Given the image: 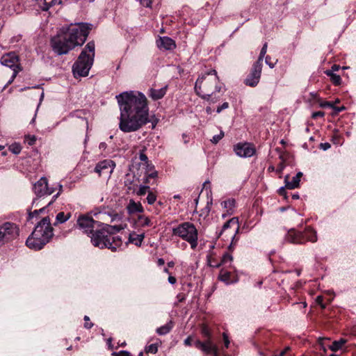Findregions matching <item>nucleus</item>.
Returning <instances> with one entry per match:
<instances>
[{"label":"nucleus","mask_w":356,"mask_h":356,"mask_svg":"<svg viewBox=\"0 0 356 356\" xmlns=\"http://www.w3.org/2000/svg\"><path fill=\"white\" fill-rule=\"evenodd\" d=\"M321 106H322V107L328 106V107H331L333 108L334 104H333V102H325L321 104Z\"/></svg>","instance_id":"nucleus-58"},{"label":"nucleus","mask_w":356,"mask_h":356,"mask_svg":"<svg viewBox=\"0 0 356 356\" xmlns=\"http://www.w3.org/2000/svg\"><path fill=\"white\" fill-rule=\"evenodd\" d=\"M286 240L297 244H302L307 241L314 243L317 241V234L315 230L308 227L303 232L289 231L286 235Z\"/></svg>","instance_id":"nucleus-8"},{"label":"nucleus","mask_w":356,"mask_h":356,"mask_svg":"<svg viewBox=\"0 0 356 356\" xmlns=\"http://www.w3.org/2000/svg\"><path fill=\"white\" fill-rule=\"evenodd\" d=\"M90 241L95 247L101 249L108 248L113 252H115L122 245L121 238L113 236L111 231L104 226L91 234Z\"/></svg>","instance_id":"nucleus-6"},{"label":"nucleus","mask_w":356,"mask_h":356,"mask_svg":"<svg viewBox=\"0 0 356 356\" xmlns=\"http://www.w3.org/2000/svg\"><path fill=\"white\" fill-rule=\"evenodd\" d=\"M89 320H90V318L88 316H84V321H86L84 323V327L86 329H90L93 326V323L88 322Z\"/></svg>","instance_id":"nucleus-49"},{"label":"nucleus","mask_w":356,"mask_h":356,"mask_svg":"<svg viewBox=\"0 0 356 356\" xmlns=\"http://www.w3.org/2000/svg\"><path fill=\"white\" fill-rule=\"evenodd\" d=\"M157 176H158V172L155 170H152V172H149V171L145 172V178L144 179V183L149 184V179H151V178L155 179L157 177Z\"/></svg>","instance_id":"nucleus-33"},{"label":"nucleus","mask_w":356,"mask_h":356,"mask_svg":"<svg viewBox=\"0 0 356 356\" xmlns=\"http://www.w3.org/2000/svg\"><path fill=\"white\" fill-rule=\"evenodd\" d=\"M320 147L323 150H327L330 148L331 145L329 143H321Z\"/></svg>","instance_id":"nucleus-56"},{"label":"nucleus","mask_w":356,"mask_h":356,"mask_svg":"<svg viewBox=\"0 0 356 356\" xmlns=\"http://www.w3.org/2000/svg\"><path fill=\"white\" fill-rule=\"evenodd\" d=\"M1 63L13 70V71L22 70V67L19 64V58L15 53L11 52L3 55L1 58Z\"/></svg>","instance_id":"nucleus-16"},{"label":"nucleus","mask_w":356,"mask_h":356,"mask_svg":"<svg viewBox=\"0 0 356 356\" xmlns=\"http://www.w3.org/2000/svg\"><path fill=\"white\" fill-rule=\"evenodd\" d=\"M45 209V207H42L38 210H35L33 211V212H30L29 214V219H31L33 218L34 216H36L37 215H38L40 212H42V211H44Z\"/></svg>","instance_id":"nucleus-46"},{"label":"nucleus","mask_w":356,"mask_h":356,"mask_svg":"<svg viewBox=\"0 0 356 356\" xmlns=\"http://www.w3.org/2000/svg\"><path fill=\"white\" fill-rule=\"evenodd\" d=\"M104 227H106L108 230L114 229L116 232H120V230L124 229V227L122 225L111 226V225H104Z\"/></svg>","instance_id":"nucleus-45"},{"label":"nucleus","mask_w":356,"mask_h":356,"mask_svg":"<svg viewBox=\"0 0 356 356\" xmlns=\"http://www.w3.org/2000/svg\"><path fill=\"white\" fill-rule=\"evenodd\" d=\"M265 61H266V63L270 67V68H273L274 66H275V63L272 62L271 61V58L269 56H267L266 58H265Z\"/></svg>","instance_id":"nucleus-50"},{"label":"nucleus","mask_w":356,"mask_h":356,"mask_svg":"<svg viewBox=\"0 0 356 356\" xmlns=\"http://www.w3.org/2000/svg\"><path fill=\"white\" fill-rule=\"evenodd\" d=\"M9 150L15 154H19L22 151V147L19 143H15L10 145L8 147Z\"/></svg>","instance_id":"nucleus-34"},{"label":"nucleus","mask_w":356,"mask_h":356,"mask_svg":"<svg viewBox=\"0 0 356 356\" xmlns=\"http://www.w3.org/2000/svg\"><path fill=\"white\" fill-rule=\"evenodd\" d=\"M156 43L157 47L161 49L172 50L176 47L175 41L167 36L160 37Z\"/></svg>","instance_id":"nucleus-17"},{"label":"nucleus","mask_w":356,"mask_h":356,"mask_svg":"<svg viewBox=\"0 0 356 356\" xmlns=\"http://www.w3.org/2000/svg\"><path fill=\"white\" fill-rule=\"evenodd\" d=\"M211 205H212V199H211L210 201H208L206 207L200 211V216L203 217L204 218H206L210 213V211L211 209Z\"/></svg>","instance_id":"nucleus-31"},{"label":"nucleus","mask_w":356,"mask_h":356,"mask_svg":"<svg viewBox=\"0 0 356 356\" xmlns=\"http://www.w3.org/2000/svg\"><path fill=\"white\" fill-rule=\"evenodd\" d=\"M117 356H130L129 353L127 351L120 352Z\"/></svg>","instance_id":"nucleus-64"},{"label":"nucleus","mask_w":356,"mask_h":356,"mask_svg":"<svg viewBox=\"0 0 356 356\" xmlns=\"http://www.w3.org/2000/svg\"><path fill=\"white\" fill-rule=\"evenodd\" d=\"M234 151L237 156L244 158L251 157L256 152L254 145L250 143H237L234 146Z\"/></svg>","instance_id":"nucleus-13"},{"label":"nucleus","mask_w":356,"mask_h":356,"mask_svg":"<svg viewBox=\"0 0 356 356\" xmlns=\"http://www.w3.org/2000/svg\"><path fill=\"white\" fill-rule=\"evenodd\" d=\"M340 67L337 65H333L330 70H328L327 71H332V73H334L335 71H338L339 70Z\"/></svg>","instance_id":"nucleus-62"},{"label":"nucleus","mask_w":356,"mask_h":356,"mask_svg":"<svg viewBox=\"0 0 356 356\" xmlns=\"http://www.w3.org/2000/svg\"><path fill=\"white\" fill-rule=\"evenodd\" d=\"M229 108V103L228 102H224L222 105L218 106L216 109V112L218 113H220L222 111L227 109Z\"/></svg>","instance_id":"nucleus-47"},{"label":"nucleus","mask_w":356,"mask_h":356,"mask_svg":"<svg viewBox=\"0 0 356 356\" xmlns=\"http://www.w3.org/2000/svg\"><path fill=\"white\" fill-rule=\"evenodd\" d=\"M239 229V225L238 222V220L236 218H232L228 221H227L222 226L220 232L219 233V236L222 235V234L227 230L229 231V234L231 236L232 241L230 245H229V250H232L233 241L235 238V236L237 234Z\"/></svg>","instance_id":"nucleus-12"},{"label":"nucleus","mask_w":356,"mask_h":356,"mask_svg":"<svg viewBox=\"0 0 356 356\" xmlns=\"http://www.w3.org/2000/svg\"><path fill=\"white\" fill-rule=\"evenodd\" d=\"M20 71L21 70H19L17 69L16 70L13 72V74L11 76V78L9 79V81L6 84V86L3 87V89H5L8 85L11 84L13 82V81L15 80V77L17 76L18 72H20Z\"/></svg>","instance_id":"nucleus-44"},{"label":"nucleus","mask_w":356,"mask_h":356,"mask_svg":"<svg viewBox=\"0 0 356 356\" xmlns=\"http://www.w3.org/2000/svg\"><path fill=\"white\" fill-rule=\"evenodd\" d=\"M79 229L89 235L93 232V229L100 226L98 221L95 220L90 215H81L76 221Z\"/></svg>","instance_id":"nucleus-10"},{"label":"nucleus","mask_w":356,"mask_h":356,"mask_svg":"<svg viewBox=\"0 0 356 356\" xmlns=\"http://www.w3.org/2000/svg\"><path fill=\"white\" fill-rule=\"evenodd\" d=\"M115 167V163L112 160L105 159L99 161L95 168V172L99 177L102 175L110 176Z\"/></svg>","instance_id":"nucleus-15"},{"label":"nucleus","mask_w":356,"mask_h":356,"mask_svg":"<svg viewBox=\"0 0 356 356\" xmlns=\"http://www.w3.org/2000/svg\"><path fill=\"white\" fill-rule=\"evenodd\" d=\"M145 147H143L142 150L140 151L139 153V159L143 162V165L147 164L149 162L148 158L145 154Z\"/></svg>","instance_id":"nucleus-35"},{"label":"nucleus","mask_w":356,"mask_h":356,"mask_svg":"<svg viewBox=\"0 0 356 356\" xmlns=\"http://www.w3.org/2000/svg\"><path fill=\"white\" fill-rule=\"evenodd\" d=\"M156 200V195L152 191H149L147 197V202L149 204H153Z\"/></svg>","instance_id":"nucleus-39"},{"label":"nucleus","mask_w":356,"mask_h":356,"mask_svg":"<svg viewBox=\"0 0 356 356\" xmlns=\"http://www.w3.org/2000/svg\"><path fill=\"white\" fill-rule=\"evenodd\" d=\"M325 115V113L323 111H316L312 113V118L316 119L318 117L322 118Z\"/></svg>","instance_id":"nucleus-51"},{"label":"nucleus","mask_w":356,"mask_h":356,"mask_svg":"<svg viewBox=\"0 0 356 356\" xmlns=\"http://www.w3.org/2000/svg\"><path fill=\"white\" fill-rule=\"evenodd\" d=\"M120 109L119 128L125 133L134 132L149 122L147 99L140 92H124L116 96Z\"/></svg>","instance_id":"nucleus-1"},{"label":"nucleus","mask_w":356,"mask_h":356,"mask_svg":"<svg viewBox=\"0 0 356 356\" xmlns=\"http://www.w3.org/2000/svg\"><path fill=\"white\" fill-rule=\"evenodd\" d=\"M90 27L86 23L71 24L63 27L60 32L51 38L53 50L58 55L66 54L76 46L82 45L86 40Z\"/></svg>","instance_id":"nucleus-2"},{"label":"nucleus","mask_w":356,"mask_h":356,"mask_svg":"<svg viewBox=\"0 0 356 356\" xmlns=\"http://www.w3.org/2000/svg\"><path fill=\"white\" fill-rule=\"evenodd\" d=\"M30 140L28 142L29 145H32L35 143L36 138L35 136H29Z\"/></svg>","instance_id":"nucleus-61"},{"label":"nucleus","mask_w":356,"mask_h":356,"mask_svg":"<svg viewBox=\"0 0 356 356\" xmlns=\"http://www.w3.org/2000/svg\"><path fill=\"white\" fill-rule=\"evenodd\" d=\"M149 186L141 185L139 187L138 191L136 192V194L139 196H142L146 194L147 192H149Z\"/></svg>","instance_id":"nucleus-40"},{"label":"nucleus","mask_w":356,"mask_h":356,"mask_svg":"<svg viewBox=\"0 0 356 356\" xmlns=\"http://www.w3.org/2000/svg\"><path fill=\"white\" fill-rule=\"evenodd\" d=\"M173 236H179L187 241L192 250H195L198 244V232L195 226L190 222H184L172 229Z\"/></svg>","instance_id":"nucleus-7"},{"label":"nucleus","mask_w":356,"mask_h":356,"mask_svg":"<svg viewBox=\"0 0 356 356\" xmlns=\"http://www.w3.org/2000/svg\"><path fill=\"white\" fill-rule=\"evenodd\" d=\"M138 223L140 227H149L152 225L151 220L149 217L145 215H139L137 219Z\"/></svg>","instance_id":"nucleus-27"},{"label":"nucleus","mask_w":356,"mask_h":356,"mask_svg":"<svg viewBox=\"0 0 356 356\" xmlns=\"http://www.w3.org/2000/svg\"><path fill=\"white\" fill-rule=\"evenodd\" d=\"M168 282L171 284H175L177 282V279L174 276L170 275L168 277Z\"/></svg>","instance_id":"nucleus-60"},{"label":"nucleus","mask_w":356,"mask_h":356,"mask_svg":"<svg viewBox=\"0 0 356 356\" xmlns=\"http://www.w3.org/2000/svg\"><path fill=\"white\" fill-rule=\"evenodd\" d=\"M145 172L147 171H149V172H152V170H154V166L149 163V162L147 163V164H145Z\"/></svg>","instance_id":"nucleus-55"},{"label":"nucleus","mask_w":356,"mask_h":356,"mask_svg":"<svg viewBox=\"0 0 356 356\" xmlns=\"http://www.w3.org/2000/svg\"><path fill=\"white\" fill-rule=\"evenodd\" d=\"M207 262L209 266L213 268H219L222 263L217 262L211 255L207 257Z\"/></svg>","instance_id":"nucleus-37"},{"label":"nucleus","mask_w":356,"mask_h":356,"mask_svg":"<svg viewBox=\"0 0 356 356\" xmlns=\"http://www.w3.org/2000/svg\"><path fill=\"white\" fill-rule=\"evenodd\" d=\"M173 327V323L172 321H169L165 325L161 326L156 329V333L159 335H165L170 332Z\"/></svg>","instance_id":"nucleus-25"},{"label":"nucleus","mask_w":356,"mask_h":356,"mask_svg":"<svg viewBox=\"0 0 356 356\" xmlns=\"http://www.w3.org/2000/svg\"><path fill=\"white\" fill-rule=\"evenodd\" d=\"M53 232L50 218L46 216L37 224L26 244L31 249L41 250L52 238Z\"/></svg>","instance_id":"nucleus-4"},{"label":"nucleus","mask_w":356,"mask_h":356,"mask_svg":"<svg viewBox=\"0 0 356 356\" xmlns=\"http://www.w3.org/2000/svg\"><path fill=\"white\" fill-rule=\"evenodd\" d=\"M285 188H286L285 186L280 188L278 190V193L280 195H283L286 199L287 197Z\"/></svg>","instance_id":"nucleus-54"},{"label":"nucleus","mask_w":356,"mask_h":356,"mask_svg":"<svg viewBox=\"0 0 356 356\" xmlns=\"http://www.w3.org/2000/svg\"><path fill=\"white\" fill-rule=\"evenodd\" d=\"M95 42H89L72 66L74 77L86 76L89 73L95 57Z\"/></svg>","instance_id":"nucleus-5"},{"label":"nucleus","mask_w":356,"mask_h":356,"mask_svg":"<svg viewBox=\"0 0 356 356\" xmlns=\"http://www.w3.org/2000/svg\"><path fill=\"white\" fill-rule=\"evenodd\" d=\"M217 350V346L213 344L210 339H207V341H204V348H202V351H203L205 354H211L212 352H215Z\"/></svg>","instance_id":"nucleus-24"},{"label":"nucleus","mask_w":356,"mask_h":356,"mask_svg":"<svg viewBox=\"0 0 356 356\" xmlns=\"http://www.w3.org/2000/svg\"><path fill=\"white\" fill-rule=\"evenodd\" d=\"M346 340L343 339H341L339 341H334L332 342V345L330 346V348L332 351H337L342 348V346L346 343Z\"/></svg>","instance_id":"nucleus-29"},{"label":"nucleus","mask_w":356,"mask_h":356,"mask_svg":"<svg viewBox=\"0 0 356 356\" xmlns=\"http://www.w3.org/2000/svg\"><path fill=\"white\" fill-rule=\"evenodd\" d=\"M194 344L197 348L200 349L201 350H202V348H204V342H202L200 340L195 341Z\"/></svg>","instance_id":"nucleus-53"},{"label":"nucleus","mask_w":356,"mask_h":356,"mask_svg":"<svg viewBox=\"0 0 356 356\" xmlns=\"http://www.w3.org/2000/svg\"><path fill=\"white\" fill-rule=\"evenodd\" d=\"M230 275L231 274L229 272L221 270L218 275V279L220 281L225 282L227 284H228L230 283Z\"/></svg>","instance_id":"nucleus-30"},{"label":"nucleus","mask_w":356,"mask_h":356,"mask_svg":"<svg viewBox=\"0 0 356 356\" xmlns=\"http://www.w3.org/2000/svg\"><path fill=\"white\" fill-rule=\"evenodd\" d=\"M127 210L129 214H134L136 213H143L144 209L140 202H135L134 200H130L127 206Z\"/></svg>","instance_id":"nucleus-20"},{"label":"nucleus","mask_w":356,"mask_h":356,"mask_svg":"<svg viewBox=\"0 0 356 356\" xmlns=\"http://www.w3.org/2000/svg\"><path fill=\"white\" fill-rule=\"evenodd\" d=\"M289 176L287 175L284 177V182H285V187L287 189H294L299 186L300 184V179H298V177H293L292 179V181H290L289 180Z\"/></svg>","instance_id":"nucleus-23"},{"label":"nucleus","mask_w":356,"mask_h":356,"mask_svg":"<svg viewBox=\"0 0 356 356\" xmlns=\"http://www.w3.org/2000/svg\"><path fill=\"white\" fill-rule=\"evenodd\" d=\"M56 189V187L49 186L47 179L44 177H41L36 183H35L33 188L34 193L38 197L50 195L55 192Z\"/></svg>","instance_id":"nucleus-11"},{"label":"nucleus","mask_w":356,"mask_h":356,"mask_svg":"<svg viewBox=\"0 0 356 356\" xmlns=\"http://www.w3.org/2000/svg\"><path fill=\"white\" fill-rule=\"evenodd\" d=\"M71 217V213H64L63 211L61 212H59L57 215H56V222L54 223V225H57L58 223H64L67 220H68L70 219V218Z\"/></svg>","instance_id":"nucleus-26"},{"label":"nucleus","mask_w":356,"mask_h":356,"mask_svg":"<svg viewBox=\"0 0 356 356\" xmlns=\"http://www.w3.org/2000/svg\"><path fill=\"white\" fill-rule=\"evenodd\" d=\"M232 261V256L229 253H225L222 255L220 263L222 265L227 264V262H230Z\"/></svg>","instance_id":"nucleus-43"},{"label":"nucleus","mask_w":356,"mask_h":356,"mask_svg":"<svg viewBox=\"0 0 356 356\" xmlns=\"http://www.w3.org/2000/svg\"><path fill=\"white\" fill-rule=\"evenodd\" d=\"M56 187H58V191L56 195L53 196L52 200L47 204V206L51 204L63 191V186L60 184H57Z\"/></svg>","instance_id":"nucleus-41"},{"label":"nucleus","mask_w":356,"mask_h":356,"mask_svg":"<svg viewBox=\"0 0 356 356\" xmlns=\"http://www.w3.org/2000/svg\"><path fill=\"white\" fill-rule=\"evenodd\" d=\"M222 85L216 70H211L197 78L194 89L196 94L202 99L214 104L220 99L216 93L220 92Z\"/></svg>","instance_id":"nucleus-3"},{"label":"nucleus","mask_w":356,"mask_h":356,"mask_svg":"<svg viewBox=\"0 0 356 356\" xmlns=\"http://www.w3.org/2000/svg\"><path fill=\"white\" fill-rule=\"evenodd\" d=\"M168 88V85L164 86L160 89L151 88L148 90V95L154 101L161 99L165 95Z\"/></svg>","instance_id":"nucleus-18"},{"label":"nucleus","mask_w":356,"mask_h":356,"mask_svg":"<svg viewBox=\"0 0 356 356\" xmlns=\"http://www.w3.org/2000/svg\"><path fill=\"white\" fill-rule=\"evenodd\" d=\"M224 137V132L220 131L219 134L215 135L211 139V142L213 144H217Z\"/></svg>","instance_id":"nucleus-42"},{"label":"nucleus","mask_w":356,"mask_h":356,"mask_svg":"<svg viewBox=\"0 0 356 356\" xmlns=\"http://www.w3.org/2000/svg\"><path fill=\"white\" fill-rule=\"evenodd\" d=\"M39 8L43 11H47L49 9L56 5H60L61 0H36Z\"/></svg>","instance_id":"nucleus-21"},{"label":"nucleus","mask_w":356,"mask_h":356,"mask_svg":"<svg viewBox=\"0 0 356 356\" xmlns=\"http://www.w3.org/2000/svg\"><path fill=\"white\" fill-rule=\"evenodd\" d=\"M261 70L262 65L254 63L250 73L244 81L245 84L250 87H255L259 82Z\"/></svg>","instance_id":"nucleus-14"},{"label":"nucleus","mask_w":356,"mask_h":356,"mask_svg":"<svg viewBox=\"0 0 356 356\" xmlns=\"http://www.w3.org/2000/svg\"><path fill=\"white\" fill-rule=\"evenodd\" d=\"M158 351L156 343H152L145 347V352L147 353L156 354Z\"/></svg>","instance_id":"nucleus-36"},{"label":"nucleus","mask_w":356,"mask_h":356,"mask_svg":"<svg viewBox=\"0 0 356 356\" xmlns=\"http://www.w3.org/2000/svg\"><path fill=\"white\" fill-rule=\"evenodd\" d=\"M19 229L13 222H6L0 225V247L17 238Z\"/></svg>","instance_id":"nucleus-9"},{"label":"nucleus","mask_w":356,"mask_h":356,"mask_svg":"<svg viewBox=\"0 0 356 356\" xmlns=\"http://www.w3.org/2000/svg\"><path fill=\"white\" fill-rule=\"evenodd\" d=\"M192 337L191 336L188 337L184 341V345L187 346H191Z\"/></svg>","instance_id":"nucleus-57"},{"label":"nucleus","mask_w":356,"mask_h":356,"mask_svg":"<svg viewBox=\"0 0 356 356\" xmlns=\"http://www.w3.org/2000/svg\"><path fill=\"white\" fill-rule=\"evenodd\" d=\"M285 165L283 163H280L277 169V172L279 173H281L282 170H284Z\"/></svg>","instance_id":"nucleus-63"},{"label":"nucleus","mask_w":356,"mask_h":356,"mask_svg":"<svg viewBox=\"0 0 356 356\" xmlns=\"http://www.w3.org/2000/svg\"><path fill=\"white\" fill-rule=\"evenodd\" d=\"M325 74L330 78L331 81L335 86H339L341 83V76L335 73H332V71H325Z\"/></svg>","instance_id":"nucleus-28"},{"label":"nucleus","mask_w":356,"mask_h":356,"mask_svg":"<svg viewBox=\"0 0 356 356\" xmlns=\"http://www.w3.org/2000/svg\"><path fill=\"white\" fill-rule=\"evenodd\" d=\"M222 338H223L225 346L226 348H228L229 344V340L228 335L225 332L222 333Z\"/></svg>","instance_id":"nucleus-52"},{"label":"nucleus","mask_w":356,"mask_h":356,"mask_svg":"<svg viewBox=\"0 0 356 356\" xmlns=\"http://www.w3.org/2000/svg\"><path fill=\"white\" fill-rule=\"evenodd\" d=\"M145 238V234L142 233L140 234H136V232H131L129 236V241L136 246H140L142 242Z\"/></svg>","instance_id":"nucleus-22"},{"label":"nucleus","mask_w":356,"mask_h":356,"mask_svg":"<svg viewBox=\"0 0 356 356\" xmlns=\"http://www.w3.org/2000/svg\"><path fill=\"white\" fill-rule=\"evenodd\" d=\"M201 333L205 337H207L208 339H210L211 332L209 327L206 324H202L201 326Z\"/></svg>","instance_id":"nucleus-38"},{"label":"nucleus","mask_w":356,"mask_h":356,"mask_svg":"<svg viewBox=\"0 0 356 356\" xmlns=\"http://www.w3.org/2000/svg\"><path fill=\"white\" fill-rule=\"evenodd\" d=\"M316 302L319 305H321L322 308H325V306L323 304V297L322 296H318L316 298Z\"/></svg>","instance_id":"nucleus-59"},{"label":"nucleus","mask_w":356,"mask_h":356,"mask_svg":"<svg viewBox=\"0 0 356 356\" xmlns=\"http://www.w3.org/2000/svg\"><path fill=\"white\" fill-rule=\"evenodd\" d=\"M267 47H268V44L267 43H264L261 49V51H260V54H259V56L258 57V59L256 62H254V63H257V64H259V65H262V63H263V60L265 57V55L266 54V51H267Z\"/></svg>","instance_id":"nucleus-32"},{"label":"nucleus","mask_w":356,"mask_h":356,"mask_svg":"<svg viewBox=\"0 0 356 356\" xmlns=\"http://www.w3.org/2000/svg\"><path fill=\"white\" fill-rule=\"evenodd\" d=\"M221 206L226 209V213H222V216L225 218L227 216H231L234 212L236 201L233 198L228 199L221 202Z\"/></svg>","instance_id":"nucleus-19"},{"label":"nucleus","mask_w":356,"mask_h":356,"mask_svg":"<svg viewBox=\"0 0 356 356\" xmlns=\"http://www.w3.org/2000/svg\"><path fill=\"white\" fill-rule=\"evenodd\" d=\"M140 4L146 8H151L152 7V1L151 0H139Z\"/></svg>","instance_id":"nucleus-48"}]
</instances>
